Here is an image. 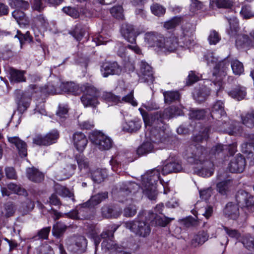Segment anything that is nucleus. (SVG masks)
<instances>
[{
	"label": "nucleus",
	"mask_w": 254,
	"mask_h": 254,
	"mask_svg": "<svg viewBox=\"0 0 254 254\" xmlns=\"http://www.w3.org/2000/svg\"><path fill=\"white\" fill-rule=\"evenodd\" d=\"M247 94L246 88L238 86L234 89L228 92V95L237 100H241L245 98Z\"/></svg>",
	"instance_id": "obj_30"
},
{
	"label": "nucleus",
	"mask_w": 254,
	"mask_h": 254,
	"mask_svg": "<svg viewBox=\"0 0 254 254\" xmlns=\"http://www.w3.org/2000/svg\"><path fill=\"white\" fill-rule=\"evenodd\" d=\"M121 32L128 42L131 44L135 42L136 35L132 25L128 23L123 24L121 27Z\"/></svg>",
	"instance_id": "obj_17"
},
{
	"label": "nucleus",
	"mask_w": 254,
	"mask_h": 254,
	"mask_svg": "<svg viewBox=\"0 0 254 254\" xmlns=\"http://www.w3.org/2000/svg\"><path fill=\"white\" fill-rule=\"evenodd\" d=\"M110 12L112 15L117 19H123L124 18L123 9L120 5L112 7L110 9Z\"/></svg>",
	"instance_id": "obj_55"
},
{
	"label": "nucleus",
	"mask_w": 254,
	"mask_h": 254,
	"mask_svg": "<svg viewBox=\"0 0 254 254\" xmlns=\"http://www.w3.org/2000/svg\"><path fill=\"white\" fill-rule=\"evenodd\" d=\"M208 40L210 44L216 45L220 41V37L218 32L212 31L208 36Z\"/></svg>",
	"instance_id": "obj_64"
},
{
	"label": "nucleus",
	"mask_w": 254,
	"mask_h": 254,
	"mask_svg": "<svg viewBox=\"0 0 254 254\" xmlns=\"http://www.w3.org/2000/svg\"><path fill=\"white\" fill-rule=\"evenodd\" d=\"M141 121L137 119H134L127 122L123 125V130L128 132H134L138 131L141 127Z\"/></svg>",
	"instance_id": "obj_25"
},
{
	"label": "nucleus",
	"mask_w": 254,
	"mask_h": 254,
	"mask_svg": "<svg viewBox=\"0 0 254 254\" xmlns=\"http://www.w3.org/2000/svg\"><path fill=\"white\" fill-rule=\"evenodd\" d=\"M30 98L22 96L17 102V110L20 113H23L29 106Z\"/></svg>",
	"instance_id": "obj_46"
},
{
	"label": "nucleus",
	"mask_w": 254,
	"mask_h": 254,
	"mask_svg": "<svg viewBox=\"0 0 254 254\" xmlns=\"http://www.w3.org/2000/svg\"><path fill=\"white\" fill-rule=\"evenodd\" d=\"M182 169V165L178 162L173 161L172 159L166 160L162 169V173L163 175L168 174L172 172H178Z\"/></svg>",
	"instance_id": "obj_18"
},
{
	"label": "nucleus",
	"mask_w": 254,
	"mask_h": 254,
	"mask_svg": "<svg viewBox=\"0 0 254 254\" xmlns=\"http://www.w3.org/2000/svg\"><path fill=\"white\" fill-rule=\"evenodd\" d=\"M177 46V38L174 36L166 38H160V50L172 52L175 50Z\"/></svg>",
	"instance_id": "obj_15"
},
{
	"label": "nucleus",
	"mask_w": 254,
	"mask_h": 254,
	"mask_svg": "<svg viewBox=\"0 0 254 254\" xmlns=\"http://www.w3.org/2000/svg\"><path fill=\"white\" fill-rule=\"evenodd\" d=\"M249 44H251L249 42V37L246 35H238L236 40V45L237 47H242L244 45L249 46Z\"/></svg>",
	"instance_id": "obj_59"
},
{
	"label": "nucleus",
	"mask_w": 254,
	"mask_h": 254,
	"mask_svg": "<svg viewBox=\"0 0 254 254\" xmlns=\"http://www.w3.org/2000/svg\"><path fill=\"white\" fill-rule=\"evenodd\" d=\"M181 21V17H175L171 20L165 22L164 24V27L167 29H172L178 25Z\"/></svg>",
	"instance_id": "obj_61"
},
{
	"label": "nucleus",
	"mask_w": 254,
	"mask_h": 254,
	"mask_svg": "<svg viewBox=\"0 0 254 254\" xmlns=\"http://www.w3.org/2000/svg\"><path fill=\"white\" fill-rule=\"evenodd\" d=\"M236 199L241 207H249L254 205V196L244 190L237 193Z\"/></svg>",
	"instance_id": "obj_16"
},
{
	"label": "nucleus",
	"mask_w": 254,
	"mask_h": 254,
	"mask_svg": "<svg viewBox=\"0 0 254 254\" xmlns=\"http://www.w3.org/2000/svg\"><path fill=\"white\" fill-rule=\"evenodd\" d=\"M118 226L112 225L111 228L102 232L100 236H98L99 231L95 227H92L88 234L93 239L95 246V252L101 242V238L104 239L101 244L102 251L106 254H117L122 252L124 247L119 244L113 239L114 233L118 229Z\"/></svg>",
	"instance_id": "obj_3"
},
{
	"label": "nucleus",
	"mask_w": 254,
	"mask_h": 254,
	"mask_svg": "<svg viewBox=\"0 0 254 254\" xmlns=\"http://www.w3.org/2000/svg\"><path fill=\"white\" fill-rule=\"evenodd\" d=\"M225 114L224 103L222 101H216L213 105L211 113V117L213 119H218Z\"/></svg>",
	"instance_id": "obj_26"
},
{
	"label": "nucleus",
	"mask_w": 254,
	"mask_h": 254,
	"mask_svg": "<svg viewBox=\"0 0 254 254\" xmlns=\"http://www.w3.org/2000/svg\"><path fill=\"white\" fill-rule=\"evenodd\" d=\"M208 239L207 233L204 231L199 232L194 235L191 241V245L193 247H196L202 245Z\"/></svg>",
	"instance_id": "obj_29"
},
{
	"label": "nucleus",
	"mask_w": 254,
	"mask_h": 254,
	"mask_svg": "<svg viewBox=\"0 0 254 254\" xmlns=\"http://www.w3.org/2000/svg\"><path fill=\"white\" fill-rule=\"evenodd\" d=\"M207 151L205 148L196 145H192L186 150L185 157L188 162L195 164L199 166L195 167L194 172L195 174L202 177H209L214 172V165L209 161L206 160Z\"/></svg>",
	"instance_id": "obj_2"
},
{
	"label": "nucleus",
	"mask_w": 254,
	"mask_h": 254,
	"mask_svg": "<svg viewBox=\"0 0 254 254\" xmlns=\"http://www.w3.org/2000/svg\"><path fill=\"white\" fill-rule=\"evenodd\" d=\"M74 145L79 152H82L85 148L88 140L84 133L76 132L73 135Z\"/></svg>",
	"instance_id": "obj_19"
},
{
	"label": "nucleus",
	"mask_w": 254,
	"mask_h": 254,
	"mask_svg": "<svg viewBox=\"0 0 254 254\" xmlns=\"http://www.w3.org/2000/svg\"><path fill=\"white\" fill-rule=\"evenodd\" d=\"M142 190L143 193L151 200L157 197V183L159 180V171L152 170L141 176Z\"/></svg>",
	"instance_id": "obj_4"
},
{
	"label": "nucleus",
	"mask_w": 254,
	"mask_h": 254,
	"mask_svg": "<svg viewBox=\"0 0 254 254\" xmlns=\"http://www.w3.org/2000/svg\"><path fill=\"white\" fill-rule=\"evenodd\" d=\"M233 4L231 0H210V5L212 7L216 6L219 8H231Z\"/></svg>",
	"instance_id": "obj_35"
},
{
	"label": "nucleus",
	"mask_w": 254,
	"mask_h": 254,
	"mask_svg": "<svg viewBox=\"0 0 254 254\" xmlns=\"http://www.w3.org/2000/svg\"><path fill=\"white\" fill-rule=\"evenodd\" d=\"M139 111L142 115L145 125L152 127L150 131V141L153 143L156 142L159 137V131L156 128L159 124L158 112L149 114L141 108H139Z\"/></svg>",
	"instance_id": "obj_6"
},
{
	"label": "nucleus",
	"mask_w": 254,
	"mask_h": 254,
	"mask_svg": "<svg viewBox=\"0 0 254 254\" xmlns=\"http://www.w3.org/2000/svg\"><path fill=\"white\" fill-rule=\"evenodd\" d=\"M139 80L140 82L152 84L154 81L153 71L151 66L144 61L140 63V70L138 73Z\"/></svg>",
	"instance_id": "obj_11"
},
{
	"label": "nucleus",
	"mask_w": 254,
	"mask_h": 254,
	"mask_svg": "<svg viewBox=\"0 0 254 254\" xmlns=\"http://www.w3.org/2000/svg\"><path fill=\"white\" fill-rule=\"evenodd\" d=\"M55 190L56 193L63 197H70L73 195L68 189L62 186H57Z\"/></svg>",
	"instance_id": "obj_57"
},
{
	"label": "nucleus",
	"mask_w": 254,
	"mask_h": 254,
	"mask_svg": "<svg viewBox=\"0 0 254 254\" xmlns=\"http://www.w3.org/2000/svg\"><path fill=\"white\" fill-rule=\"evenodd\" d=\"M63 11L66 14L74 18L78 17L79 15V11L74 7L70 6L64 7L63 8Z\"/></svg>",
	"instance_id": "obj_60"
},
{
	"label": "nucleus",
	"mask_w": 254,
	"mask_h": 254,
	"mask_svg": "<svg viewBox=\"0 0 254 254\" xmlns=\"http://www.w3.org/2000/svg\"><path fill=\"white\" fill-rule=\"evenodd\" d=\"M164 101L166 103H171L179 100L180 95L178 91H167L163 93Z\"/></svg>",
	"instance_id": "obj_42"
},
{
	"label": "nucleus",
	"mask_w": 254,
	"mask_h": 254,
	"mask_svg": "<svg viewBox=\"0 0 254 254\" xmlns=\"http://www.w3.org/2000/svg\"><path fill=\"white\" fill-rule=\"evenodd\" d=\"M229 66V63L227 60L220 61L217 64L213 72L212 83H211L212 87L211 90L216 91L217 93L223 88V79L227 74L226 69Z\"/></svg>",
	"instance_id": "obj_5"
},
{
	"label": "nucleus",
	"mask_w": 254,
	"mask_h": 254,
	"mask_svg": "<svg viewBox=\"0 0 254 254\" xmlns=\"http://www.w3.org/2000/svg\"><path fill=\"white\" fill-rule=\"evenodd\" d=\"M26 174L29 180L35 183L41 182L44 179V175L33 167L27 168Z\"/></svg>",
	"instance_id": "obj_23"
},
{
	"label": "nucleus",
	"mask_w": 254,
	"mask_h": 254,
	"mask_svg": "<svg viewBox=\"0 0 254 254\" xmlns=\"http://www.w3.org/2000/svg\"><path fill=\"white\" fill-rule=\"evenodd\" d=\"M76 159L78 165V167L80 170L88 167V161L85 157L80 155L78 156L76 155Z\"/></svg>",
	"instance_id": "obj_63"
},
{
	"label": "nucleus",
	"mask_w": 254,
	"mask_h": 254,
	"mask_svg": "<svg viewBox=\"0 0 254 254\" xmlns=\"http://www.w3.org/2000/svg\"><path fill=\"white\" fill-rule=\"evenodd\" d=\"M69 33L78 41H80L85 33V29L80 25H77Z\"/></svg>",
	"instance_id": "obj_45"
},
{
	"label": "nucleus",
	"mask_w": 254,
	"mask_h": 254,
	"mask_svg": "<svg viewBox=\"0 0 254 254\" xmlns=\"http://www.w3.org/2000/svg\"><path fill=\"white\" fill-rule=\"evenodd\" d=\"M211 131V127H208L205 128L203 132L201 134H198L195 136H194L193 138V140L194 141V143L191 144L187 146L186 148L185 151L188 147L190 145H196L199 148L200 147H202L203 148L206 149L205 147L202 146H200L198 143L201 142L203 140H206L208 138L209 133ZM207 151V150H206ZM186 152H185V154Z\"/></svg>",
	"instance_id": "obj_28"
},
{
	"label": "nucleus",
	"mask_w": 254,
	"mask_h": 254,
	"mask_svg": "<svg viewBox=\"0 0 254 254\" xmlns=\"http://www.w3.org/2000/svg\"><path fill=\"white\" fill-rule=\"evenodd\" d=\"M15 208L11 202H7L4 205L5 216L9 217L13 215L15 211Z\"/></svg>",
	"instance_id": "obj_62"
},
{
	"label": "nucleus",
	"mask_w": 254,
	"mask_h": 254,
	"mask_svg": "<svg viewBox=\"0 0 254 254\" xmlns=\"http://www.w3.org/2000/svg\"><path fill=\"white\" fill-rule=\"evenodd\" d=\"M243 123L249 127H254V112L248 113L242 117Z\"/></svg>",
	"instance_id": "obj_51"
},
{
	"label": "nucleus",
	"mask_w": 254,
	"mask_h": 254,
	"mask_svg": "<svg viewBox=\"0 0 254 254\" xmlns=\"http://www.w3.org/2000/svg\"><path fill=\"white\" fill-rule=\"evenodd\" d=\"M100 70L102 75L106 77L111 74H120L122 72V68L117 62L105 63L101 66Z\"/></svg>",
	"instance_id": "obj_14"
},
{
	"label": "nucleus",
	"mask_w": 254,
	"mask_h": 254,
	"mask_svg": "<svg viewBox=\"0 0 254 254\" xmlns=\"http://www.w3.org/2000/svg\"><path fill=\"white\" fill-rule=\"evenodd\" d=\"M81 91L84 92V94H88L89 96H97V89L92 85H91L89 84H86L84 85L82 87H81Z\"/></svg>",
	"instance_id": "obj_54"
},
{
	"label": "nucleus",
	"mask_w": 254,
	"mask_h": 254,
	"mask_svg": "<svg viewBox=\"0 0 254 254\" xmlns=\"http://www.w3.org/2000/svg\"><path fill=\"white\" fill-rule=\"evenodd\" d=\"M24 71L18 70L14 68L10 69V80L11 82H20L26 81L24 76Z\"/></svg>",
	"instance_id": "obj_31"
},
{
	"label": "nucleus",
	"mask_w": 254,
	"mask_h": 254,
	"mask_svg": "<svg viewBox=\"0 0 254 254\" xmlns=\"http://www.w3.org/2000/svg\"><path fill=\"white\" fill-rule=\"evenodd\" d=\"M230 29L228 31V34L231 36L236 34L238 31V20L236 18H232L229 19Z\"/></svg>",
	"instance_id": "obj_53"
},
{
	"label": "nucleus",
	"mask_w": 254,
	"mask_h": 254,
	"mask_svg": "<svg viewBox=\"0 0 254 254\" xmlns=\"http://www.w3.org/2000/svg\"><path fill=\"white\" fill-rule=\"evenodd\" d=\"M182 114V111L181 110L176 108L175 107H171L164 111L162 118L163 119H169L173 116H180Z\"/></svg>",
	"instance_id": "obj_40"
},
{
	"label": "nucleus",
	"mask_w": 254,
	"mask_h": 254,
	"mask_svg": "<svg viewBox=\"0 0 254 254\" xmlns=\"http://www.w3.org/2000/svg\"><path fill=\"white\" fill-rule=\"evenodd\" d=\"M231 185V181L230 180L221 182L217 184V190L221 194H226Z\"/></svg>",
	"instance_id": "obj_50"
},
{
	"label": "nucleus",
	"mask_w": 254,
	"mask_h": 254,
	"mask_svg": "<svg viewBox=\"0 0 254 254\" xmlns=\"http://www.w3.org/2000/svg\"><path fill=\"white\" fill-rule=\"evenodd\" d=\"M91 140L102 151L110 149L113 145L112 139L100 131L94 132L91 136Z\"/></svg>",
	"instance_id": "obj_9"
},
{
	"label": "nucleus",
	"mask_w": 254,
	"mask_h": 254,
	"mask_svg": "<svg viewBox=\"0 0 254 254\" xmlns=\"http://www.w3.org/2000/svg\"><path fill=\"white\" fill-rule=\"evenodd\" d=\"M204 83H206L204 86L200 87L199 89H196L195 91V94L198 98H200L199 101H203L208 96L210 93V89L206 87L209 84L210 81L208 80L205 81Z\"/></svg>",
	"instance_id": "obj_39"
},
{
	"label": "nucleus",
	"mask_w": 254,
	"mask_h": 254,
	"mask_svg": "<svg viewBox=\"0 0 254 254\" xmlns=\"http://www.w3.org/2000/svg\"><path fill=\"white\" fill-rule=\"evenodd\" d=\"M144 40L149 47H154L158 45V34L155 32H147L145 34Z\"/></svg>",
	"instance_id": "obj_33"
},
{
	"label": "nucleus",
	"mask_w": 254,
	"mask_h": 254,
	"mask_svg": "<svg viewBox=\"0 0 254 254\" xmlns=\"http://www.w3.org/2000/svg\"><path fill=\"white\" fill-rule=\"evenodd\" d=\"M35 205L34 202L30 199H27L25 201L21 203L19 208V211L22 215L27 214L34 207Z\"/></svg>",
	"instance_id": "obj_36"
},
{
	"label": "nucleus",
	"mask_w": 254,
	"mask_h": 254,
	"mask_svg": "<svg viewBox=\"0 0 254 254\" xmlns=\"http://www.w3.org/2000/svg\"><path fill=\"white\" fill-rule=\"evenodd\" d=\"M196 218H193L191 216L188 217L185 219L180 220L179 221V223L180 224L185 227V228H190L192 226H195L197 225V217H196Z\"/></svg>",
	"instance_id": "obj_49"
},
{
	"label": "nucleus",
	"mask_w": 254,
	"mask_h": 254,
	"mask_svg": "<svg viewBox=\"0 0 254 254\" xmlns=\"http://www.w3.org/2000/svg\"><path fill=\"white\" fill-rule=\"evenodd\" d=\"M102 97L106 102H111L115 105L127 103L134 107L137 105V102L134 100L133 90H130L129 93L122 97L116 96L112 92H103Z\"/></svg>",
	"instance_id": "obj_7"
},
{
	"label": "nucleus",
	"mask_w": 254,
	"mask_h": 254,
	"mask_svg": "<svg viewBox=\"0 0 254 254\" xmlns=\"http://www.w3.org/2000/svg\"><path fill=\"white\" fill-rule=\"evenodd\" d=\"M9 4L12 8L23 10H26L29 7L28 2L23 0H9Z\"/></svg>",
	"instance_id": "obj_43"
},
{
	"label": "nucleus",
	"mask_w": 254,
	"mask_h": 254,
	"mask_svg": "<svg viewBox=\"0 0 254 254\" xmlns=\"http://www.w3.org/2000/svg\"><path fill=\"white\" fill-rule=\"evenodd\" d=\"M159 209L156 207L148 212H139L137 217L132 221L124 223V227L136 236L146 238L149 235L151 228L148 222L152 226H157L159 221Z\"/></svg>",
	"instance_id": "obj_1"
},
{
	"label": "nucleus",
	"mask_w": 254,
	"mask_h": 254,
	"mask_svg": "<svg viewBox=\"0 0 254 254\" xmlns=\"http://www.w3.org/2000/svg\"><path fill=\"white\" fill-rule=\"evenodd\" d=\"M154 146L151 142L146 141L140 145L136 150V153L138 156L146 155L151 152Z\"/></svg>",
	"instance_id": "obj_32"
},
{
	"label": "nucleus",
	"mask_w": 254,
	"mask_h": 254,
	"mask_svg": "<svg viewBox=\"0 0 254 254\" xmlns=\"http://www.w3.org/2000/svg\"><path fill=\"white\" fill-rule=\"evenodd\" d=\"M80 99L85 107H95L98 104L97 97L89 96L88 94H83Z\"/></svg>",
	"instance_id": "obj_37"
},
{
	"label": "nucleus",
	"mask_w": 254,
	"mask_h": 254,
	"mask_svg": "<svg viewBox=\"0 0 254 254\" xmlns=\"http://www.w3.org/2000/svg\"><path fill=\"white\" fill-rule=\"evenodd\" d=\"M60 87L63 91L73 95H78L81 92V88L78 85L72 82L62 83Z\"/></svg>",
	"instance_id": "obj_27"
},
{
	"label": "nucleus",
	"mask_w": 254,
	"mask_h": 254,
	"mask_svg": "<svg viewBox=\"0 0 254 254\" xmlns=\"http://www.w3.org/2000/svg\"><path fill=\"white\" fill-rule=\"evenodd\" d=\"M240 14L245 19L254 17V12L252 10L251 7L249 5H245L242 6Z\"/></svg>",
	"instance_id": "obj_52"
},
{
	"label": "nucleus",
	"mask_w": 254,
	"mask_h": 254,
	"mask_svg": "<svg viewBox=\"0 0 254 254\" xmlns=\"http://www.w3.org/2000/svg\"><path fill=\"white\" fill-rule=\"evenodd\" d=\"M239 206L240 205L235 203L230 202L228 203L223 212L225 215L232 219H236L239 216Z\"/></svg>",
	"instance_id": "obj_21"
},
{
	"label": "nucleus",
	"mask_w": 254,
	"mask_h": 254,
	"mask_svg": "<svg viewBox=\"0 0 254 254\" xmlns=\"http://www.w3.org/2000/svg\"><path fill=\"white\" fill-rule=\"evenodd\" d=\"M139 186L133 182H127L123 183L120 187L119 195L120 197H124L125 195L128 196V198L125 200L123 198H120V201L124 202L125 201L132 200V195L139 189Z\"/></svg>",
	"instance_id": "obj_12"
},
{
	"label": "nucleus",
	"mask_w": 254,
	"mask_h": 254,
	"mask_svg": "<svg viewBox=\"0 0 254 254\" xmlns=\"http://www.w3.org/2000/svg\"><path fill=\"white\" fill-rule=\"evenodd\" d=\"M243 151L249 154V157L254 159V134L250 135V140L248 143L242 145Z\"/></svg>",
	"instance_id": "obj_34"
},
{
	"label": "nucleus",
	"mask_w": 254,
	"mask_h": 254,
	"mask_svg": "<svg viewBox=\"0 0 254 254\" xmlns=\"http://www.w3.org/2000/svg\"><path fill=\"white\" fill-rule=\"evenodd\" d=\"M67 226L61 222H57L54 225L52 229V234L57 238H59L65 231Z\"/></svg>",
	"instance_id": "obj_44"
},
{
	"label": "nucleus",
	"mask_w": 254,
	"mask_h": 254,
	"mask_svg": "<svg viewBox=\"0 0 254 254\" xmlns=\"http://www.w3.org/2000/svg\"><path fill=\"white\" fill-rule=\"evenodd\" d=\"M231 65L233 72L235 75H240L243 73L244 68L242 63L235 60L231 62Z\"/></svg>",
	"instance_id": "obj_47"
},
{
	"label": "nucleus",
	"mask_w": 254,
	"mask_h": 254,
	"mask_svg": "<svg viewBox=\"0 0 254 254\" xmlns=\"http://www.w3.org/2000/svg\"><path fill=\"white\" fill-rule=\"evenodd\" d=\"M12 16L19 25H26L28 23L25 14L21 10L16 9L12 12Z\"/></svg>",
	"instance_id": "obj_38"
},
{
	"label": "nucleus",
	"mask_w": 254,
	"mask_h": 254,
	"mask_svg": "<svg viewBox=\"0 0 254 254\" xmlns=\"http://www.w3.org/2000/svg\"><path fill=\"white\" fill-rule=\"evenodd\" d=\"M91 178L94 182L100 183L107 177L106 169L96 168L90 171Z\"/></svg>",
	"instance_id": "obj_24"
},
{
	"label": "nucleus",
	"mask_w": 254,
	"mask_h": 254,
	"mask_svg": "<svg viewBox=\"0 0 254 254\" xmlns=\"http://www.w3.org/2000/svg\"><path fill=\"white\" fill-rule=\"evenodd\" d=\"M59 137L57 130H53L45 135L37 134L33 138V143L38 146H49L56 142Z\"/></svg>",
	"instance_id": "obj_10"
},
{
	"label": "nucleus",
	"mask_w": 254,
	"mask_h": 254,
	"mask_svg": "<svg viewBox=\"0 0 254 254\" xmlns=\"http://www.w3.org/2000/svg\"><path fill=\"white\" fill-rule=\"evenodd\" d=\"M108 197V192H104L98 193L91 197L86 202L83 203L82 206L83 207H93L99 204L103 200Z\"/></svg>",
	"instance_id": "obj_22"
},
{
	"label": "nucleus",
	"mask_w": 254,
	"mask_h": 254,
	"mask_svg": "<svg viewBox=\"0 0 254 254\" xmlns=\"http://www.w3.org/2000/svg\"><path fill=\"white\" fill-rule=\"evenodd\" d=\"M242 243L248 250H254V238H252L250 234L245 235L243 239Z\"/></svg>",
	"instance_id": "obj_58"
},
{
	"label": "nucleus",
	"mask_w": 254,
	"mask_h": 254,
	"mask_svg": "<svg viewBox=\"0 0 254 254\" xmlns=\"http://www.w3.org/2000/svg\"><path fill=\"white\" fill-rule=\"evenodd\" d=\"M68 249L73 253H84L87 246V240L83 236H74L66 242Z\"/></svg>",
	"instance_id": "obj_8"
},
{
	"label": "nucleus",
	"mask_w": 254,
	"mask_h": 254,
	"mask_svg": "<svg viewBox=\"0 0 254 254\" xmlns=\"http://www.w3.org/2000/svg\"><path fill=\"white\" fill-rule=\"evenodd\" d=\"M101 212L102 216L105 218L117 217L120 213L115 212L112 207L110 206H104L102 207Z\"/></svg>",
	"instance_id": "obj_48"
},
{
	"label": "nucleus",
	"mask_w": 254,
	"mask_h": 254,
	"mask_svg": "<svg viewBox=\"0 0 254 254\" xmlns=\"http://www.w3.org/2000/svg\"><path fill=\"white\" fill-rule=\"evenodd\" d=\"M224 122L225 123L222 125V127L224 129V131L228 133L230 135H234L241 132V128L238 126V124L237 123H234L230 127L227 128L226 127L227 126L226 121L224 120Z\"/></svg>",
	"instance_id": "obj_41"
},
{
	"label": "nucleus",
	"mask_w": 254,
	"mask_h": 254,
	"mask_svg": "<svg viewBox=\"0 0 254 254\" xmlns=\"http://www.w3.org/2000/svg\"><path fill=\"white\" fill-rule=\"evenodd\" d=\"M246 166V160L242 155L238 154L232 159L228 165V169L232 173H242Z\"/></svg>",
	"instance_id": "obj_13"
},
{
	"label": "nucleus",
	"mask_w": 254,
	"mask_h": 254,
	"mask_svg": "<svg viewBox=\"0 0 254 254\" xmlns=\"http://www.w3.org/2000/svg\"><path fill=\"white\" fill-rule=\"evenodd\" d=\"M75 169V165L69 163L64 165L62 170V173L64 174L65 177L69 178L73 174Z\"/></svg>",
	"instance_id": "obj_56"
},
{
	"label": "nucleus",
	"mask_w": 254,
	"mask_h": 254,
	"mask_svg": "<svg viewBox=\"0 0 254 254\" xmlns=\"http://www.w3.org/2000/svg\"><path fill=\"white\" fill-rule=\"evenodd\" d=\"M163 188V193L161 196L162 199H165L168 198L170 200L166 203V205L169 208H175L179 206L178 201L175 198L173 197V192L170 190L169 188L162 184Z\"/></svg>",
	"instance_id": "obj_20"
}]
</instances>
